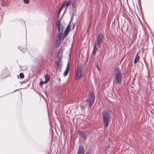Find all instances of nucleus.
Returning <instances> with one entry per match:
<instances>
[{
    "mask_svg": "<svg viewBox=\"0 0 154 154\" xmlns=\"http://www.w3.org/2000/svg\"><path fill=\"white\" fill-rule=\"evenodd\" d=\"M111 116L110 114V112L109 111H106L104 112L103 114V120L106 127H107L110 121V119Z\"/></svg>",
    "mask_w": 154,
    "mask_h": 154,
    "instance_id": "nucleus-1",
    "label": "nucleus"
},
{
    "mask_svg": "<svg viewBox=\"0 0 154 154\" xmlns=\"http://www.w3.org/2000/svg\"><path fill=\"white\" fill-rule=\"evenodd\" d=\"M115 79L116 83L118 84L121 85V80L122 79V76L121 71L119 68H116L115 71Z\"/></svg>",
    "mask_w": 154,
    "mask_h": 154,
    "instance_id": "nucleus-2",
    "label": "nucleus"
},
{
    "mask_svg": "<svg viewBox=\"0 0 154 154\" xmlns=\"http://www.w3.org/2000/svg\"><path fill=\"white\" fill-rule=\"evenodd\" d=\"M83 68L81 65H78L77 68L75 71L76 75V79H79L82 76V72Z\"/></svg>",
    "mask_w": 154,
    "mask_h": 154,
    "instance_id": "nucleus-3",
    "label": "nucleus"
},
{
    "mask_svg": "<svg viewBox=\"0 0 154 154\" xmlns=\"http://www.w3.org/2000/svg\"><path fill=\"white\" fill-rule=\"evenodd\" d=\"M95 100V96L92 92L89 93L88 98L87 100V102L88 103V106L91 107L93 104Z\"/></svg>",
    "mask_w": 154,
    "mask_h": 154,
    "instance_id": "nucleus-4",
    "label": "nucleus"
},
{
    "mask_svg": "<svg viewBox=\"0 0 154 154\" xmlns=\"http://www.w3.org/2000/svg\"><path fill=\"white\" fill-rule=\"evenodd\" d=\"M102 43V42H101L100 41L96 40V41L95 42L94 45L93 55H94L96 54L98 48L100 47Z\"/></svg>",
    "mask_w": 154,
    "mask_h": 154,
    "instance_id": "nucleus-5",
    "label": "nucleus"
},
{
    "mask_svg": "<svg viewBox=\"0 0 154 154\" xmlns=\"http://www.w3.org/2000/svg\"><path fill=\"white\" fill-rule=\"evenodd\" d=\"M72 0H69L68 1H65L62 5V8H65L66 10L68 6L72 3Z\"/></svg>",
    "mask_w": 154,
    "mask_h": 154,
    "instance_id": "nucleus-6",
    "label": "nucleus"
},
{
    "mask_svg": "<svg viewBox=\"0 0 154 154\" xmlns=\"http://www.w3.org/2000/svg\"><path fill=\"white\" fill-rule=\"evenodd\" d=\"M56 26L58 29V32H62L63 31V27L62 25H61L60 22V21L58 20L57 21L56 24Z\"/></svg>",
    "mask_w": 154,
    "mask_h": 154,
    "instance_id": "nucleus-7",
    "label": "nucleus"
},
{
    "mask_svg": "<svg viewBox=\"0 0 154 154\" xmlns=\"http://www.w3.org/2000/svg\"><path fill=\"white\" fill-rule=\"evenodd\" d=\"M70 24H69L66 27L63 35L62 38L64 39L66 38L70 29Z\"/></svg>",
    "mask_w": 154,
    "mask_h": 154,
    "instance_id": "nucleus-8",
    "label": "nucleus"
},
{
    "mask_svg": "<svg viewBox=\"0 0 154 154\" xmlns=\"http://www.w3.org/2000/svg\"><path fill=\"white\" fill-rule=\"evenodd\" d=\"M104 38V37L103 35L102 34H100L97 37L96 40L102 42Z\"/></svg>",
    "mask_w": 154,
    "mask_h": 154,
    "instance_id": "nucleus-9",
    "label": "nucleus"
},
{
    "mask_svg": "<svg viewBox=\"0 0 154 154\" xmlns=\"http://www.w3.org/2000/svg\"><path fill=\"white\" fill-rule=\"evenodd\" d=\"M84 149L83 146H80L78 149L77 154H84Z\"/></svg>",
    "mask_w": 154,
    "mask_h": 154,
    "instance_id": "nucleus-10",
    "label": "nucleus"
},
{
    "mask_svg": "<svg viewBox=\"0 0 154 154\" xmlns=\"http://www.w3.org/2000/svg\"><path fill=\"white\" fill-rule=\"evenodd\" d=\"M69 62H68L67 64V65L66 69L64 72L63 74L65 76H66L68 74V71H69Z\"/></svg>",
    "mask_w": 154,
    "mask_h": 154,
    "instance_id": "nucleus-11",
    "label": "nucleus"
},
{
    "mask_svg": "<svg viewBox=\"0 0 154 154\" xmlns=\"http://www.w3.org/2000/svg\"><path fill=\"white\" fill-rule=\"evenodd\" d=\"M140 57L138 56V53H137L135 56V58L134 61V63H137L140 59Z\"/></svg>",
    "mask_w": 154,
    "mask_h": 154,
    "instance_id": "nucleus-12",
    "label": "nucleus"
},
{
    "mask_svg": "<svg viewBox=\"0 0 154 154\" xmlns=\"http://www.w3.org/2000/svg\"><path fill=\"white\" fill-rule=\"evenodd\" d=\"M55 64L59 68H60L61 66V62L59 60L58 61H56Z\"/></svg>",
    "mask_w": 154,
    "mask_h": 154,
    "instance_id": "nucleus-13",
    "label": "nucleus"
},
{
    "mask_svg": "<svg viewBox=\"0 0 154 154\" xmlns=\"http://www.w3.org/2000/svg\"><path fill=\"white\" fill-rule=\"evenodd\" d=\"M50 78V77L49 75H46L45 76V83H48L49 81Z\"/></svg>",
    "mask_w": 154,
    "mask_h": 154,
    "instance_id": "nucleus-14",
    "label": "nucleus"
},
{
    "mask_svg": "<svg viewBox=\"0 0 154 154\" xmlns=\"http://www.w3.org/2000/svg\"><path fill=\"white\" fill-rule=\"evenodd\" d=\"M57 36L58 37L59 39V40H60L61 38V37H62V32H60L59 33H58V34Z\"/></svg>",
    "mask_w": 154,
    "mask_h": 154,
    "instance_id": "nucleus-15",
    "label": "nucleus"
},
{
    "mask_svg": "<svg viewBox=\"0 0 154 154\" xmlns=\"http://www.w3.org/2000/svg\"><path fill=\"white\" fill-rule=\"evenodd\" d=\"M19 76L20 78L21 79H23L24 77V75L22 73H20V74Z\"/></svg>",
    "mask_w": 154,
    "mask_h": 154,
    "instance_id": "nucleus-16",
    "label": "nucleus"
},
{
    "mask_svg": "<svg viewBox=\"0 0 154 154\" xmlns=\"http://www.w3.org/2000/svg\"><path fill=\"white\" fill-rule=\"evenodd\" d=\"M72 1H73V0ZM72 8H75V1H74L73 2H72Z\"/></svg>",
    "mask_w": 154,
    "mask_h": 154,
    "instance_id": "nucleus-17",
    "label": "nucleus"
},
{
    "mask_svg": "<svg viewBox=\"0 0 154 154\" xmlns=\"http://www.w3.org/2000/svg\"><path fill=\"white\" fill-rule=\"evenodd\" d=\"M29 0H23V2L26 4H28L29 2Z\"/></svg>",
    "mask_w": 154,
    "mask_h": 154,
    "instance_id": "nucleus-18",
    "label": "nucleus"
},
{
    "mask_svg": "<svg viewBox=\"0 0 154 154\" xmlns=\"http://www.w3.org/2000/svg\"><path fill=\"white\" fill-rule=\"evenodd\" d=\"M46 83H45V81H42L40 82V85H42Z\"/></svg>",
    "mask_w": 154,
    "mask_h": 154,
    "instance_id": "nucleus-19",
    "label": "nucleus"
},
{
    "mask_svg": "<svg viewBox=\"0 0 154 154\" xmlns=\"http://www.w3.org/2000/svg\"><path fill=\"white\" fill-rule=\"evenodd\" d=\"M63 8H62V6H61V8H60V10H59V11H58V13H57V15H59V13L60 12V11H61L62 9Z\"/></svg>",
    "mask_w": 154,
    "mask_h": 154,
    "instance_id": "nucleus-20",
    "label": "nucleus"
},
{
    "mask_svg": "<svg viewBox=\"0 0 154 154\" xmlns=\"http://www.w3.org/2000/svg\"><path fill=\"white\" fill-rule=\"evenodd\" d=\"M81 136H82V137L84 138H85V134L84 133H82L81 134Z\"/></svg>",
    "mask_w": 154,
    "mask_h": 154,
    "instance_id": "nucleus-21",
    "label": "nucleus"
},
{
    "mask_svg": "<svg viewBox=\"0 0 154 154\" xmlns=\"http://www.w3.org/2000/svg\"><path fill=\"white\" fill-rule=\"evenodd\" d=\"M80 107H81V109H83L84 108V106L82 105H81Z\"/></svg>",
    "mask_w": 154,
    "mask_h": 154,
    "instance_id": "nucleus-22",
    "label": "nucleus"
},
{
    "mask_svg": "<svg viewBox=\"0 0 154 154\" xmlns=\"http://www.w3.org/2000/svg\"><path fill=\"white\" fill-rule=\"evenodd\" d=\"M96 67H97V69L98 70H99V67H98V65H96Z\"/></svg>",
    "mask_w": 154,
    "mask_h": 154,
    "instance_id": "nucleus-23",
    "label": "nucleus"
},
{
    "mask_svg": "<svg viewBox=\"0 0 154 154\" xmlns=\"http://www.w3.org/2000/svg\"><path fill=\"white\" fill-rule=\"evenodd\" d=\"M74 24L73 25V27H72V29H73L74 27Z\"/></svg>",
    "mask_w": 154,
    "mask_h": 154,
    "instance_id": "nucleus-24",
    "label": "nucleus"
},
{
    "mask_svg": "<svg viewBox=\"0 0 154 154\" xmlns=\"http://www.w3.org/2000/svg\"><path fill=\"white\" fill-rule=\"evenodd\" d=\"M85 154H89L88 153H87Z\"/></svg>",
    "mask_w": 154,
    "mask_h": 154,
    "instance_id": "nucleus-25",
    "label": "nucleus"
}]
</instances>
